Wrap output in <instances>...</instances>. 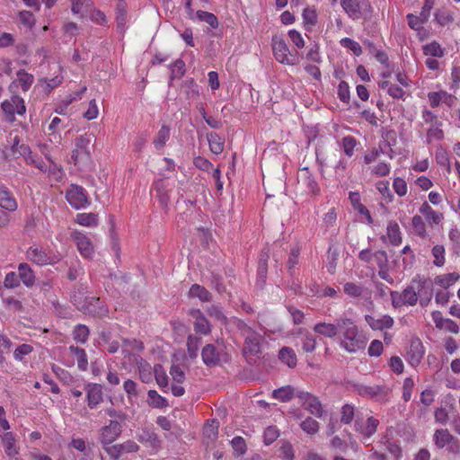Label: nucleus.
<instances>
[{
	"label": "nucleus",
	"instance_id": "nucleus-1",
	"mask_svg": "<svg viewBox=\"0 0 460 460\" xmlns=\"http://www.w3.org/2000/svg\"><path fill=\"white\" fill-rule=\"evenodd\" d=\"M367 341L364 331L351 318H340V332L336 342L342 350L349 354L361 352L366 349Z\"/></svg>",
	"mask_w": 460,
	"mask_h": 460
},
{
	"label": "nucleus",
	"instance_id": "nucleus-2",
	"mask_svg": "<svg viewBox=\"0 0 460 460\" xmlns=\"http://www.w3.org/2000/svg\"><path fill=\"white\" fill-rule=\"evenodd\" d=\"M428 282L420 277H416L411 280V285L405 288L402 293L391 291L390 296L394 307L402 305H415L418 302V296H422V290L426 288Z\"/></svg>",
	"mask_w": 460,
	"mask_h": 460
},
{
	"label": "nucleus",
	"instance_id": "nucleus-3",
	"mask_svg": "<svg viewBox=\"0 0 460 460\" xmlns=\"http://www.w3.org/2000/svg\"><path fill=\"white\" fill-rule=\"evenodd\" d=\"M93 138L92 134L84 133L75 139L71 160L80 169L86 168L92 164L91 144Z\"/></svg>",
	"mask_w": 460,
	"mask_h": 460
},
{
	"label": "nucleus",
	"instance_id": "nucleus-4",
	"mask_svg": "<svg viewBox=\"0 0 460 460\" xmlns=\"http://www.w3.org/2000/svg\"><path fill=\"white\" fill-rule=\"evenodd\" d=\"M272 51L275 59L280 64L295 66L299 63L297 53H291L283 38L274 36L272 38Z\"/></svg>",
	"mask_w": 460,
	"mask_h": 460
},
{
	"label": "nucleus",
	"instance_id": "nucleus-5",
	"mask_svg": "<svg viewBox=\"0 0 460 460\" xmlns=\"http://www.w3.org/2000/svg\"><path fill=\"white\" fill-rule=\"evenodd\" d=\"M1 108L6 120L9 122L15 120V114L23 115L26 112L24 100L18 95L12 96L10 100H4L1 104Z\"/></svg>",
	"mask_w": 460,
	"mask_h": 460
},
{
	"label": "nucleus",
	"instance_id": "nucleus-6",
	"mask_svg": "<svg viewBox=\"0 0 460 460\" xmlns=\"http://www.w3.org/2000/svg\"><path fill=\"white\" fill-rule=\"evenodd\" d=\"M66 198L71 207L75 209L84 208L90 204L85 190L75 184L69 186L66 193Z\"/></svg>",
	"mask_w": 460,
	"mask_h": 460
},
{
	"label": "nucleus",
	"instance_id": "nucleus-7",
	"mask_svg": "<svg viewBox=\"0 0 460 460\" xmlns=\"http://www.w3.org/2000/svg\"><path fill=\"white\" fill-rule=\"evenodd\" d=\"M296 397L299 402L311 414L317 418H321L323 413V406L318 398L312 394L305 391H297Z\"/></svg>",
	"mask_w": 460,
	"mask_h": 460
},
{
	"label": "nucleus",
	"instance_id": "nucleus-8",
	"mask_svg": "<svg viewBox=\"0 0 460 460\" xmlns=\"http://www.w3.org/2000/svg\"><path fill=\"white\" fill-rule=\"evenodd\" d=\"M71 238L75 242L79 253L86 259H92L94 254V248L89 236L78 230L71 233Z\"/></svg>",
	"mask_w": 460,
	"mask_h": 460
},
{
	"label": "nucleus",
	"instance_id": "nucleus-9",
	"mask_svg": "<svg viewBox=\"0 0 460 460\" xmlns=\"http://www.w3.org/2000/svg\"><path fill=\"white\" fill-rule=\"evenodd\" d=\"M378 425L379 420L373 416H367L366 420L360 419L357 416L354 426L355 430L363 438H369L376 433Z\"/></svg>",
	"mask_w": 460,
	"mask_h": 460
},
{
	"label": "nucleus",
	"instance_id": "nucleus-10",
	"mask_svg": "<svg viewBox=\"0 0 460 460\" xmlns=\"http://www.w3.org/2000/svg\"><path fill=\"white\" fill-rule=\"evenodd\" d=\"M120 433V424L117 420H110L109 424L101 429L100 441L102 446H109L119 438Z\"/></svg>",
	"mask_w": 460,
	"mask_h": 460
},
{
	"label": "nucleus",
	"instance_id": "nucleus-11",
	"mask_svg": "<svg viewBox=\"0 0 460 460\" xmlns=\"http://www.w3.org/2000/svg\"><path fill=\"white\" fill-rule=\"evenodd\" d=\"M87 404L90 409L96 408L103 400L102 386L96 383H88L84 386Z\"/></svg>",
	"mask_w": 460,
	"mask_h": 460
},
{
	"label": "nucleus",
	"instance_id": "nucleus-12",
	"mask_svg": "<svg viewBox=\"0 0 460 460\" xmlns=\"http://www.w3.org/2000/svg\"><path fill=\"white\" fill-rule=\"evenodd\" d=\"M428 100L429 105L432 108H437L441 104H445L447 107L451 108L455 104V96L447 91L440 90L438 92H429L428 93Z\"/></svg>",
	"mask_w": 460,
	"mask_h": 460
},
{
	"label": "nucleus",
	"instance_id": "nucleus-13",
	"mask_svg": "<svg viewBox=\"0 0 460 460\" xmlns=\"http://www.w3.org/2000/svg\"><path fill=\"white\" fill-rule=\"evenodd\" d=\"M313 330L316 334L320 336L329 339H335L336 341L340 332V319L336 323L319 322L314 324Z\"/></svg>",
	"mask_w": 460,
	"mask_h": 460
},
{
	"label": "nucleus",
	"instance_id": "nucleus-14",
	"mask_svg": "<svg viewBox=\"0 0 460 460\" xmlns=\"http://www.w3.org/2000/svg\"><path fill=\"white\" fill-rule=\"evenodd\" d=\"M424 352V347L419 339L411 341L406 355L407 362L412 367H417L420 363Z\"/></svg>",
	"mask_w": 460,
	"mask_h": 460
},
{
	"label": "nucleus",
	"instance_id": "nucleus-15",
	"mask_svg": "<svg viewBox=\"0 0 460 460\" xmlns=\"http://www.w3.org/2000/svg\"><path fill=\"white\" fill-rule=\"evenodd\" d=\"M0 438L7 456L13 458L19 455L20 447L17 444L16 435L13 432H4L0 434Z\"/></svg>",
	"mask_w": 460,
	"mask_h": 460
},
{
	"label": "nucleus",
	"instance_id": "nucleus-16",
	"mask_svg": "<svg viewBox=\"0 0 460 460\" xmlns=\"http://www.w3.org/2000/svg\"><path fill=\"white\" fill-rule=\"evenodd\" d=\"M27 258L41 266L54 263L52 257L38 246H31L27 250Z\"/></svg>",
	"mask_w": 460,
	"mask_h": 460
},
{
	"label": "nucleus",
	"instance_id": "nucleus-17",
	"mask_svg": "<svg viewBox=\"0 0 460 460\" xmlns=\"http://www.w3.org/2000/svg\"><path fill=\"white\" fill-rule=\"evenodd\" d=\"M366 322L368 323L371 329L378 331L390 329L393 327L394 323V319L387 314L381 315L377 318L371 315H366Z\"/></svg>",
	"mask_w": 460,
	"mask_h": 460
},
{
	"label": "nucleus",
	"instance_id": "nucleus-18",
	"mask_svg": "<svg viewBox=\"0 0 460 460\" xmlns=\"http://www.w3.org/2000/svg\"><path fill=\"white\" fill-rule=\"evenodd\" d=\"M101 302L98 297H86L85 304L80 305L76 304L77 307L84 311L85 314L103 315L106 313V309L100 305Z\"/></svg>",
	"mask_w": 460,
	"mask_h": 460
},
{
	"label": "nucleus",
	"instance_id": "nucleus-19",
	"mask_svg": "<svg viewBox=\"0 0 460 460\" xmlns=\"http://www.w3.org/2000/svg\"><path fill=\"white\" fill-rule=\"evenodd\" d=\"M0 208L13 212L17 209V202L12 192L5 186L0 187Z\"/></svg>",
	"mask_w": 460,
	"mask_h": 460
},
{
	"label": "nucleus",
	"instance_id": "nucleus-20",
	"mask_svg": "<svg viewBox=\"0 0 460 460\" xmlns=\"http://www.w3.org/2000/svg\"><path fill=\"white\" fill-rule=\"evenodd\" d=\"M419 210L429 225H438L444 217L442 213L434 210L428 202H423Z\"/></svg>",
	"mask_w": 460,
	"mask_h": 460
},
{
	"label": "nucleus",
	"instance_id": "nucleus-21",
	"mask_svg": "<svg viewBox=\"0 0 460 460\" xmlns=\"http://www.w3.org/2000/svg\"><path fill=\"white\" fill-rule=\"evenodd\" d=\"M341 6L351 20H358L361 18V7L358 0H341Z\"/></svg>",
	"mask_w": 460,
	"mask_h": 460
},
{
	"label": "nucleus",
	"instance_id": "nucleus-22",
	"mask_svg": "<svg viewBox=\"0 0 460 460\" xmlns=\"http://www.w3.org/2000/svg\"><path fill=\"white\" fill-rule=\"evenodd\" d=\"M261 335L252 332L246 338L244 342L243 351L244 353H250L251 355H256L261 351Z\"/></svg>",
	"mask_w": 460,
	"mask_h": 460
},
{
	"label": "nucleus",
	"instance_id": "nucleus-23",
	"mask_svg": "<svg viewBox=\"0 0 460 460\" xmlns=\"http://www.w3.org/2000/svg\"><path fill=\"white\" fill-rule=\"evenodd\" d=\"M134 361L137 366L139 378L143 383H149L152 380L154 372V370L152 371L150 364L139 356H134Z\"/></svg>",
	"mask_w": 460,
	"mask_h": 460
},
{
	"label": "nucleus",
	"instance_id": "nucleus-24",
	"mask_svg": "<svg viewBox=\"0 0 460 460\" xmlns=\"http://www.w3.org/2000/svg\"><path fill=\"white\" fill-rule=\"evenodd\" d=\"M192 316L195 318L194 330L196 332L207 335L211 332L209 322L199 310L194 311Z\"/></svg>",
	"mask_w": 460,
	"mask_h": 460
},
{
	"label": "nucleus",
	"instance_id": "nucleus-25",
	"mask_svg": "<svg viewBox=\"0 0 460 460\" xmlns=\"http://www.w3.org/2000/svg\"><path fill=\"white\" fill-rule=\"evenodd\" d=\"M19 278L27 288H31L35 284V275L31 268L25 262L20 263L18 266Z\"/></svg>",
	"mask_w": 460,
	"mask_h": 460
},
{
	"label": "nucleus",
	"instance_id": "nucleus-26",
	"mask_svg": "<svg viewBox=\"0 0 460 460\" xmlns=\"http://www.w3.org/2000/svg\"><path fill=\"white\" fill-rule=\"evenodd\" d=\"M454 436L447 429H436L433 435V441L438 449H442L450 443Z\"/></svg>",
	"mask_w": 460,
	"mask_h": 460
},
{
	"label": "nucleus",
	"instance_id": "nucleus-27",
	"mask_svg": "<svg viewBox=\"0 0 460 460\" xmlns=\"http://www.w3.org/2000/svg\"><path fill=\"white\" fill-rule=\"evenodd\" d=\"M442 121L428 127L426 130V144L430 145L434 141H441L444 138Z\"/></svg>",
	"mask_w": 460,
	"mask_h": 460
},
{
	"label": "nucleus",
	"instance_id": "nucleus-28",
	"mask_svg": "<svg viewBox=\"0 0 460 460\" xmlns=\"http://www.w3.org/2000/svg\"><path fill=\"white\" fill-rule=\"evenodd\" d=\"M202 360L207 366L217 365L219 361V354L212 344L206 345L201 352Z\"/></svg>",
	"mask_w": 460,
	"mask_h": 460
},
{
	"label": "nucleus",
	"instance_id": "nucleus-29",
	"mask_svg": "<svg viewBox=\"0 0 460 460\" xmlns=\"http://www.w3.org/2000/svg\"><path fill=\"white\" fill-rule=\"evenodd\" d=\"M68 349L76 358L77 367L81 371H86L88 369V359L85 350L74 345L69 346Z\"/></svg>",
	"mask_w": 460,
	"mask_h": 460
},
{
	"label": "nucleus",
	"instance_id": "nucleus-30",
	"mask_svg": "<svg viewBox=\"0 0 460 460\" xmlns=\"http://www.w3.org/2000/svg\"><path fill=\"white\" fill-rule=\"evenodd\" d=\"M22 155H24L25 161L28 164L34 165L42 172H47V164L40 158L32 155L31 149L29 146H22Z\"/></svg>",
	"mask_w": 460,
	"mask_h": 460
},
{
	"label": "nucleus",
	"instance_id": "nucleus-31",
	"mask_svg": "<svg viewBox=\"0 0 460 460\" xmlns=\"http://www.w3.org/2000/svg\"><path fill=\"white\" fill-rule=\"evenodd\" d=\"M386 237L392 245L398 246L402 243L401 230L396 222H389L386 227Z\"/></svg>",
	"mask_w": 460,
	"mask_h": 460
},
{
	"label": "nucleus",
	"instance_id": "nucleus-32",
	"mask_svg": "<svg viewBox=\"0 0 460 460\" xmlns=\"http://www.w3.org/2000/svg\"><path fill=\"white\" fill-rule=\"evenodd\" d=\"M358 394L367 398H376L383 394V388L379 385H358L356 386Z\"/></svg>",
	"mask_w": 460,
	"mask_h": 460
},
{
	"label": "nucleus",
	"instance_id": "nucleus-33",
	"mask_svg": "<svg viewBox=\"0 0 460 460\" xmlns=\"http://www.w3.org/2000/svg\"><path fill=\"white\" fill-rule=\"evenodd\" d=\"M296 392L294 387L291 385H286L279 387L278 389H275L272 392L273 398L280 401V402H288L290 401L295 395L296 396Z\"/></svg>",
	"mask_w": 460,
	"mask_h": 460
},
{
	"label": "nucleus",
	"instance_id": "nucleus-34",
	"mask_svg": "<svg viewBox=\"0 0 460 460\" xmlns=\"http://www.w3.org/2000/svg\"><path fill=\"white\" fill-rule=\"evenodd\" d=\"M190 298H199L201 302H208L211 300L210 293L202 286L193 284L188 292Z\"/></svg>",
	"mask_w": 460,
	"mask_h": 460
},
{
	"label": "nucleus",
	"instance_id": "nucleus-35",
	"mask_svg": "<svg viewBox=\"0 0 460 460\" xmlns=\"http://www.w3.org/2000/svg\"><path fill=\"white\" fill-rule=\"evenodd\" d=\"M459 274L456 272L442 274L435 278L434 283L447 289L453 286L459 279Z\"/></svg>",
	"mask_w": 460,
	"mask_h": 460
},
{
	"label": "nucleus",
	"instance_id": "nucleus-36",
	"mask_svg": "<svg viewBox=\"0 0 460 460\" xmlns=\"http://www.w3.org/2000/svg\"><path fill=\"white\" fill-rule=\"evenodd\" d=\"M209 149L215 155H219L224 150V140L217 133H209L207 137Z\"/></svg>",
	"mask_w": 460,
	"mask_h": 460
},
{
	"label": "nucleus",
	"instance_id": "nucleus-37",
	"mask_svg": "<svg viewBox=\"0 0 460 460\" xmlns=\"http://www.w3.org/2000/svg\"><path fill=\"white\" fill-rule=\"evenodd\" d=\"M143 349L144 345L140 341L136 339L123 341L122 353L124 354V357L134 354L135 352L142 351Z\"/></svg>",
	"mask_w": 460,
	"mask_h": 460
},
{
	"label": "nucleus",
	"instance_id": "nucleus-38",
	"mask_svg": "<svg viewBox=\"0 0 460 460\" xmlns=\"http://www.w3.org/2000/svg\"><path fill=\"white\" fill-rule=\"evenodd\" d=\"M154 190L156 192V197L163 207H166L170 201V197L167 193L165 184L163 180H158L154 183Z\"/></svg>",
	"mask_w": 460,
	"mask_h": 460
},
{
	"label": "nucleus",
	"instance_id": "nucleus-39",
	"mask_svg": "<svg viewBox=\"0 0 460 460\" xmlns=\"http://www.w3.org/2000/svg\"><path fill=\"white\" fill-rule=\"evenodd\" d=\"M279 358L289 367H294L296 365L297 359L294 350L288 347H284L279 350Z\"/></svg>",
	"mask_w": 460,
	"mask_h": 460
},
{
	"label": "nucleus",
	"instance_id": "nucleus-40",
	"mask_svg": "<svg viewBox=\"0 0 460 460\" xmlns=\"http://www.w3.org/2000/svg\"><path fill=\"white\" fill-rule=\"evenodd\" d=\"M388 181H378L376 183V188L382 197V200L386 204L391 203L394 200V195L390 190Z\"/></svg>",
	"mask_w": 460,
	"mask_h": 460
},
{
	"label": "nucleus",
	"instance_id": "nucleus-41",
	"mask_svg": "<svg viewBox=\"0 0 460 460\" xmlns=\"http://www.w3.org/2000/svg\"><path fill=\"white\" fill-rule=\"evenodd\" d=\"M75 222L83 226H96L98 225V215L94 213H79L76 215Z\"/></svg>",
	"mask_w": 460,
	"mask_h": 460
},
{
	"label": "nucleus",
	"instance_id": "nucleus-42",
	"mask_svg": "<svg viewBox=\"0 0 460 460\" xmlns=\"http://www.w3.org/2000/svg\"><path fill=\"white\" fill-rule=\"evenodd\" d=\"M138 440L155 449L160 447V440L153 431L144 430L143 433L138 436Z\"/></svg>",
	"mask_w": 460,
	"mask_h": 460
},
{
	"label": "nucleus",
	"instance_id": "nucleus-43",
	"mask_svg": "<svg viewBox=\"0 0 460 460\" xmlns=\"http://www.w3.org/2000/svg\"><path fill=\"white\" fill-rule=\"evenodd\" d=\"M170 137V128L163 125L154 139V146L156 149L164 147Z\"/></svg>",
	"mask_w": 460,
	"mask_h": 460
},
{
	"label": "nucleus",
	"instance_id": "nucleus-44",
	"mask_svg": "<svg viewBox=\"0 0 460 460\" xmlns=\"http://www.w3.org/2000/svg\"><path fill=\"white\" fill-rule=\"evenodd\" d=\"M429 16L420 12L419 16L412 13L407 14L408 25L415 31L422 29L423 24L428 21Z\"/></svg>",
	"mask_w": 460,
	"mask_h": 460
},
{
	"label": "nucleus",
	"instance_id": "nucleus-45",
	"mask_svg": "<svg viewBox=\"0 0 460 460\" xmlns=\"http://www.w3.org/2000/svg\"><path fill=\"white\" fill-rule=\"evenodd\" d=\"M17 81L23 92H27L33 84L34 77L31 74L21 69L17 72Z\"/></svg>",
	"mask_w": 460,
	"mask_h": 460
},
{
	"label": "nucleus",
	"instance_id": "nucleus-46",
	"mask_svg": "<svg viewBox=\"0 0 460 460\" xmlns=\"http://www.w3.org/2000/svg\"><path fill=\"white\" fill-rule=\"evenodd\" d=\"M423 53L425 56L432 58H442L444 56V49L437 41H432L423 46Z\"/></svg>",
	"mask_w": 460,
	"mask_h": 460
},
{
	"label": "nucleus",
	"instance_id": "nucleus-47",
	"mask_svg": "<svg viewBox=\"0 0 460 460\" xmlns=\"http://www.w3.org/2000/svg\"><path fill=\"white\" fill-rule=\"evenodd\" d=\"M302 171L305 172L304 183L305 184L307 189L310 190L311 193H313L314 195L319 194V192H320L319 185H318L317 181H315L314 177L313 176V174L309 172L308 168L305 167Z\"/></svg>",
	"mask_w": 460,
	"mask_h": 460
},
{
	"label": "nucleus",
	"instance_id": "nucleus-48",
	"mask_svg": "<svg viewBox=\"0 0 460 460\" xmlns=\"http://www.w3.org/2000/svg\"><path fill=\"white\" fill-rule=\"evenodd\" d=\"M147 397L149 405L154 408H163L168 405L166 399L161 396L155 390H149Z\"/></svg>",
	"mask_w": 460,
	"mask_h": 460
},
{
	"label": "nucleus",
	"instance_id": "nucleus-49",
	"mask_svg": "<svg viewBox=\"0 0 460 460\" xmlns=\"http://www.w3.org/2000/svg\"><path fill=\"white\" fill-rule=\"evenodd\" d=\"M196 17L199 21L208 23L212 29L218 27V19L212 13L199 10L196 13Z\"/></svg>",
	"mask_w": 460,
	"mask_h": 460
},
{
	"label": "nucleus",
	"instance_id": "nucleus-50",
	"mask_svg": "<svg viewBox=\"0 0 460 460\" xmlns=\"http://www.w3.org/2000/svg\"><path fill=\"white\" fill-rule=\"evenodd\" d=\"M49 164H47V174L49 177L53 178L55 181H59L63 177V170L60 165L54 163L49 155H46Z\"/></svg>",
	"mask_w": 460,
	"mask_h": 460
},
{
	"label": "nucleus",
	"instance_id": "nucleus-51",
	"mask_svg": "<svg viewBox=\"0 0 460 460\" xmlns=\"http://www.w3.org/2000/svg\"><path fill=\"white\" fill-rule=\"evenodd\" d=\"M341 146L344 154L348 157H351L354 155V151L357 146V140L352 136H346L341 139Z\"/></svg>",
	"mask_w": 460,
	"mask_h": 460
},
{
	"label": "nucleus",
	"instance_id": "nucleus-52",
	"mask_svg": "<svg viewBox=\"0 0 460 460\" xmlns=\"http://www.w3.org/2000/svg\"><path fill=\"white\" fill-rule=\"evenodd\" d=\"M432 256L434 258L433 264L437 267H442L446 262V250L441 244L435 245L431 250Z\"/></svg>",
	"mask_w": 460,
	"mask_h": 460
},
{
	"label": "nucleus",
	"instance_id": "nucleus-53",
	"mask_svg": "<svg viewBox=\"0 0 460 460\" xmlns=\"http://www.w3.org/2000/svg\"><path fill=\"white\" fill-rule=\"evenodd\" d=\"M435 21L441 26H447L454 22V16L446 9H438L435 13Z\"/></svg>",
	"mask_w": 460,
	"mask_h": 460
},
{
	"label": "nucleus",
	"instance_id": "nucleus-54",
	"mask_svg": "<svg viewBox=\"0 0 460 460\" xmlns=\"http://www.w3.org/2000/svg\"><path fill=\"white\" fill-rule=\"evenodd\" d=\"M201 344V338L190 335L187 341L188 354L190 358H195L198 356L199 345Z\"/></svg>",
	"mask_w": 460,
	"mask_h": 460
},
{
	"label": "nucleus",
	"instance_id": "nucleus-55",
	"mask_svg": "<svg viewBox=\"0 0 460 460\" xmlns=\"http://www.w3.org/2000/svg\"><path fill=\"white\" fill-rule=\"evenodd\" d=\"M370 173L376 177H385L389 175L391 172V165L385 162H380L376 165L369 167Z\"/></svg>",
	"mask_w": 460,
	"mask_h": 460
},
{
	"label": "nucleus",
	"instance_id": "nucleus-56",
	"mask_svg": "<svg viewBox=\"0 0 460 460\" xmlns=\"http://www.w3.org/2000/svg\"><path fill=\"white\" fill-rule=\"evenodd\" d=\"M154 375L157 385L161 388L166 387L168 385V376L164 368L160 364L155 365Z\"/></svg>",
	"mask_w": 460,
	"mask_h": 460
},
{
	"label": "nucleus",
	"instance_id": "nucleus-57",
	"mask_svg": "<svg viewBox=\"0 0 460 460\" xmlns=\"http://www.w3.org/2000/svg\"><path fill=\"white\" fill-rule=\"evenodd\" d=\"M230 444L233 447L234 456H239L245 454L247 446L243 438L236 436L230 441Z\"/></svg>",
	"mask_w": 460,
	"mask_h": 460
},
{
	"label": "nucleus",
	"instance_id": "nucleus-58",
	"mask_svg": "<svg viewBox=\"0 0 460 460\" xmlns=\"http://www.w3.org/2000/svg\"><path fill=\"white\" fill-rule=\"evenodd\" d=\"M89 337V329L87 326L78 324L73 331V338L75 341L80 343H85Z\"/></svg>",
	"mask_w": 460,
	"mask_h": 460
},
{
	"label": "nucleus",
	"instance_id": "nucleus-59",
	"mask_svg": "<svg viewBox=\"0 0 460 460\" xmlns=\"http://www.w3.org/2000/svg\"><path fill=\"white\" fill-rule=\"evenodd\" d=\"M302 349L305 352H313L316 348V337L312 333H305L301 338Z\"/></svg>",
	"mask_w": 460,
	"mask_h": 460
},
{
	"label": "nucleus",
	"instance_id": "nucleus-60",
	"mask_svg": "<svg viewBox=\"0 0 460 460\" xmlns=\"http://www.w3.org/2000/svg\"><path fill=\"white\" fill-rule=\"evenodd\" d=\"M340 44L353 52L354 55L359 57L362 54V48L358 42L350 39V38H343L341 40Z\"/></svg>",
	"mask_w": 460,
	"mask_h": 460
},
{
	"label": "nucleus",
	"instance_id": "nucleus-61",
	"mask_svg": "<svg viewBox=\"0 0 460 460\" xmlns=\"http://www.w3.org/2000/svg\"><path fill=\"white\" fill-rule=\"evenodd\" d=\"M344 292L351 297H359L362 296L364 288L354 282H347L343 287Z\"/></svg>",
	"mask_w": 460,
	"mask_h": 460
},
{
	"label": "nucleus",
	"instance_id": "nucleus-62",
	"mask_svg": "<svg viewBox=\"0 0 460 460\" xmlns=\"http://www.w3.org/2000/svg\"><path fill=\"white\" fill-rule=\"evenodd\" d=\"M279 436V431L275 426H269L263 433V441L266 446L272 444Z\"/></svg>",
	"mask_w": 460,
	"mask_h": 460
},
{
	"label": "nucleus",
	"instance_id": "nucleus-63",
	"mask_svg": "<svg viewBox=\"0 0 460 460\" xmlns=\"http://www.w3.org/2000/svg\"><path fill=\"white\" fill-rule=\"evenodd\" d=\"M279 456L283 460H295V450L291 443L285 441L279 448Z\"/></svg>",
	"mask_w": 460,
	"mask_h": 460
},
{
	"label": "nucleus",
	"instance_id": "nucleus-64",
	"mask_svg": "<svg viewBox=\"0 0 460 460\" xmlns=\"http://www.w3.org/2000/svg\"><path fill=\"white\" fill-rule=\"evenodd\" d=\"M393 189L399 197H403L407 194L408 186L404 179L396 177L393 181Z\"/></svg>",
	"mask_w": 460,
	"mask_h": 460
}]
</instances>
